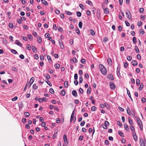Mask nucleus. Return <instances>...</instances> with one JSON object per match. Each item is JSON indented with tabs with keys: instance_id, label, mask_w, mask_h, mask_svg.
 <instances>
[{
	"instance_id": "nucleus-1",
	"label": "nucleus",
	"mask_w": 146,
	"mask_h": 146,
	"mask_svg": "<svg viewBox=\"0 0 146 146\" xmlns=\"http://www.w3.org/2000/svg\"><path fill=\"white\" fill-rule=\"evenodd\" d=\"M99 67L100 69V71L102 73L106 75L107 74V70L104 66L102 64H100L99 65Z\"/></svg>"
},
{
	"instance_id": "nucleus-2",
	"label": "nucleus",
	"mask_w": 146,
	"mask_h": 146,
	"mask_svg": "<svg viewBox=\"0 0 146 146\" xmlns=\"http://www.w3.org/2000/svg\"><path fill=\"white\" fill-rule=\"evenodd\" d=\"M125 13L126 16L127 18L131 20V16L129 11L127 9L125 11Z\"/></svg>"
},
{
	"instance_id": "nucleus-3",
	"label": "nucleus",
	"mask_w": 146,
	"mask_h": 146,
	"mask_svg": "<svg viewBox=\"0 0 146 146\" xmlns=\"http://www.w3.org/2000/svg\"><path fill=\"white\" fill-rule=\"evenodd\" d=\"M127 111L128 114L130 115L131 116H132L133 115H135V113H134V111H133V113H131V111L128 107L127 108Z\"/></svg>"
},
{
	"instance_id": "nucleus-4",
	"label": "nucleus",
	"mask_w": 146,
	"mask_h": 146,
	"mask_svg": "<svg viewBox=\"0 0 146 146\" xmlns=\"http://www.w3.org/2000/svg\"><path fill=\"white\" fill-rule=\"evenodd\" d=\"M109 125V123L107 121H105L104 123L102 125L103 127L105 129H106L107 128V126Z\"/></svg>"
},
{
	"instance_id": "nucleus-5",
	"label": "nucleus",
	"mask_w": 146,
	"mask_h": 146,
	"mask_svg": "<svg viewBox=\"0 0 146 146\" xmlns=\"http://www.w3.org/2000/svg\"><path fill=\"white\" fill-rule=\"evenodd\" d=\"M137 123H138V125H139L140 129L142 130L143 129V127L142 123L141 121H138Z\"/></svg>"
},
{
	"instance_id": "nucleus-6",
	"label": "nucleus",
	"mask_w": 146,
	"mask_h": 146,
	"mask_svg": "<svg viewBox=\"0 0 146 146\" xmlns=\"http://www.w3.org/2000/svg\"><path fill=\"white\" fill-rule=\"evenodd\" d=\"M15 43L18 45L21 46H22V44L19 41V40H16L15 41Z\"/></svg>"
},
{
	"instance_id": "nucleus-7",
	"label": "nucleus",
	"mask_w": 146,
	"mask_h": 146,
	"mask_svg": "<svg viewBox=\"0 0 146 146\" xmlns=\"http://www.w3.org/2000/svg\"><path fill=\"white\" fill-rule=\"evenodd\" d=\"M35 80V78L34 77H32L30 79L29 82V84H30V85L29 86V87L31 86V84L33 83V82Z\"/></svg>"
},
{
	"instance_id": "nucleus-8",
	"label": "nucleus",
	"mask_w": 146,
	"mask_h": 146,
	"mask_svg": "<svg viewBox=\"0 0 146 146\" xmlns=\"http://www.w3.org/2000/svg\"><path fill=\"white\" fill-rule=\"evenodd\" d=\"M107 77L109 79H110L112 80H113L114 79V78L113 77V76L111 74L108 75L107 76Z\"/></svg>"
},
{
	"instance_id": "nucleus-9",
	"label": "nucleus",
	"mask_w": 146,
	"mask_h": 146,
	"mask_svg": "<svg viewBox=\"0 0 146 146\" xmlns=\"http://www.w3.org/2000/svg\"><path fill=\"white\" fill-rule=\"evenodd\" d=\"M107 61L110 65L111 66L112 65V61L110 58H108Z\"/></svg>"
},
{
	"instance_id": "nucleus-10",
	"label": "nucleus",
	"mask_w": 146,
	"mask_h": 146,
	"mask_svg": "<svg viewBox=\"0 0 146 146\" xmlns=\"http://www.w3.org/2000/svg\"><path fill=\"white\" fill-rule=\"evenodd\" d=\"M64 142L65 143H67V144L68 143V142L67 141V136L66 135H64Z\"/></svg>"
},
{
	"instance_id": "nucleus-11",
	"label": "nucleus",
	"mask_w": 146,
	"mask_h": 146,
	"mask_svg": "<svg viewBox=\"0 0 146 146\" xmlns=\"http://www.w3.org/2000/svg\"><path fill=\"white\" fill-rule=\"evenodd\" d=\"M110 88L112 89H114L115 88V85L113 83H111L110 84Z\"/></svg>"
},
{
	"instance_id": "nucleus-12",
	"label": "nucleus",
	"mask_w": 146,
	"mask_h": 146,
	"mask_svg": "<svg viewBox=\"0 0 146 146\" xmlns=\"http://www.w3.org/2000/svg\"><path fill=\"white\" fill-rule=\"evenodd\" d=\"M74 110V111L72 112V114L71 115V117H70V122H71V121H72V120H73L74 119V110Z\"/></svg>"
},
{
	"instance_id": "nucleus-13",
	"label": "nucleus",
	"mask_w": 146,
	"mask_h": 146,
	"mask_svg": "<svg viewBox=\"0 0 146 146\" xmlns=\"http://www.w3.org/2000/svg\"><path fill=\"white\" fill-rule=\"evenodd\" d=\"M72 94L74 96L77 97V94L76 90H74L72 92Z\"/></svg>"
},
{
	"instance_id": "nucleus-14",
	"label": "nucleus",
	"mask_w": 146,
	"mask_h": 146,
	"mask_svg": "<svg viewBox=\"0 0 146 146\" xmlns=\"http://www.w3.org/2000/svg\"><path fill=\"white\" fill-rule=\"evenodd\" d=\"M131 63L133 65L135 66H137L138 64L137 62L135 60H133L131 62Z\"/></svg>"
},
{
	"instance_id": "nucleus-15",
	"label": "nucleus",
	"mask_w": 146,
	"mask_h": 146,
	"mask_svg": "<svg viewBox=\"0 0 146 146\" xmlns=\"http://www.w3.org/2000/svg\"><path fill=\"white\" fill-rule=\"evenodd\" d=\"M124 127L125 129L126 130V131H128L129 130V128L128 127V125L126 124H124Z\"/></svg>"
},
{
	"instance_id": "nucleus-16",
	"label": "nucleus",
	"mask_w": 146,
	"mask_h": 146,
	"mask_svg": "<svg viewBox=\"0 0 146 146\" xmlns=\"http://www.w3.org/2000/svg\"><path fill=\"white\" fill-rule=\"evenodd\" d=\"M68 82L67 81H65L64 83V87L65 88H67L68 87Z\"/></svg>"
},
{
	"instance_id": "nucleus-17",
	"label": "nucleus",
	"mask_w": 146,
	"mask_h": 146,
	"mask_svg": "<svg viewBox=\"0 0 146 146\" xmlns=\"http://www.w3.org/2000/svg\"><path fill=\"white\" fill-rule=\"evenodd\" d=\"M128 120L129 123L130 124V125H133V121L131 120L130 118H128Z\"/></svg>"
},
{
	"instance_id": "nucleus-18",
	"label": "nucleus",
	"mask_w": 146,
	"mask_h": 146,
	"mask_svg": "<svg viewBox=\"0 0 146 146\" xmlns=\"http://www.w3.org/2000/svg\"><path fill=\"white\" fill-rule=\"evenodd\" d=\"M62 42L61 41H59V45H60V46L61 47V48H62L63 49L64 48V46Z\"/></svg>"
},
{
	"instance_id": "nucleus-19",
	"label": "nucleus",
	"mask_w": 146,
	"mask_h": 146,
	"mask_svg": "<svg viewBox=\"0 0 146 146\" xmlns=\"http://www.w3.org/2000/svg\"><path fill=\"white\" fill-rule=\"evenodd\" d=\"M42 3L45 5H47L48 4L47 2L45 0H41Z\"/></svg>"
},
{
	"instance_id": "nucleus-20",
	"label": "nucleus",
	"mask_w": 146,
	"mask_h": 146,
	"mask_svg": "<svg viewBox=\"0 0 146 146\" xmlns=\"http://www.w3.org/2000/svg\"><path fill=\"white\" fill-rule=\"evenodd\" d=\"M37 41L40 44L42 41L41 38L40 36L38 37L37 38Z\"/></svg>"
},
{
	"instance_id": "nucleus-21",
	"label": "nucleus",
	"mask_w": 146,
	"mask_h": 146,
	"mask_svg": "<svg viewBox=\"0 0 146 146\" xmlns=\"http://www.w3.org/2000/svg\"><path fill=\"white\" fill-rule=\"evenodd\" d=\"M38 88V86L36 85V84H33V88L34 90H36Z\"/></svg>"
},
{
	"instance_id": "nucleus-22",
	"label": "nucleus",
	"mask_w": 146,
	"mask_h": 146,
	"mask_svg": "<svg viewBox=\"0 0 146 146\" xmlns=\"http://www.w3.org/2000/svg\"><path fill=\"white\" fill-rule=\"evenodd\" d=\"M54 67L55 68L58 69L60 67V65L59 64H56L54 65Z\"/></svg>"
},
{
	"instance_id": "nucleus-23",
	"label": "nucleus",
	"mask_w": 146,
	"mask_h": 146,
	"mask_svg": "<svg viewBox=\"0 0 146 146\" xmlns=\"http://www.w3.org/2000/svg\"><path fill=\"white\" fill-rule=\"evenodd\" d=\"M60 94L63 96H64L65 94V91L64 90H62L60 92Z\"/></svg>"
},
{
	"instance_id": "nucleus-24",
	"label": "nucleus",
	"mask_w": 146,
	"mask_h": 146,
	"mask_svg": "<svg viewBox=\"0 0 146 146\" xmlns=\"http://www.w3.org/2000/svg\"><path fill=\"white\" fill-rule=\"evenodd\" d=\"M24 114L26 117H28L30 115L29 113L27 112H25Z\"/></svg>"
},
{
	"instance_id": "nucleus-25",
	"label": "nucleus",
	"mask_w": 146,
	"mask_h": 146,
	"mask_svg": "<svg viewBox=\"0 0 146 146\" xmlns=\"http://www.w3.org/2000/svg\"><path fill=\"white\" fill-rule=\"evenodd\" d=\"M129 127L132 132H133L135 131V128L133 125H130Z\"/></svg>"
},
{
	"instance_id": "nucleus-26",
	"label": "nucleus",
	"mask_w": 146,
	"mask_h": 146,
	"mask_svg": "<svg viewBox=\"0 0 146 146\" xmlns=\"http://www.w3.org/2000/svg\"><path fill=\"white\" fill-rule=\"evenodd\" d=\"M136 83L137 86H139L140 84V82L139 79H137L136 80Z\"/></svg>"
},
{
	"instance_id": "nucleus-27",
	"label": "nucleus",
	"mask_w": 146,
	"mask_h": 146,
	"mask_svg": "<svg viewBox=\"0 0 146 146\" xmlns=\"http://www.w3.org/2000/svg\"><path fill=\"white\" fill-rule=\"evenodd\" d=\"M143 88V83H141L140 84V87H139L138 89L139 91H141Z\"/></svg>"
},
{
	"instance_id": "nucleus-28",
	"label": "nucleus",
	"mask_w": 146,
	"mask_h": 146,
	"mask_svg": "<svg viewBox=\"0 0 146 146\" xmlns=\"http://www.w3.org/2000/svg\"><path fill=\"white\" fill-rule=\"evenodd\" d=\"M126 90H127V94L128 95L129 98H131V95L130 94V93L129 91V90L127 88H126Z\"/></svg>"
},
{
	"instance_id": "nucleus-29",
	"label": "nucleus",
	"mask_w": 146,
	"mask_h": 146,
	"mask_svg": "<svg viewBox=\"0 0 146 146\" xmlns=\"http://www.w3.org/2000/svg\"><path fill=\"white\" fill-rule=\"evenodd\" d=\"M140 33L141 35H143L144 33V31L142 29H141L139 30Z\"/></svg>"
},
{
	"instance_id": "nucleus-30",
	"label": "nucleus",
	"mask_w": 146,
	"mask_h": 146,
	"mask_svg": "<svg viewBox=\"0 0 146 146\" xmlns=\"http://www.w3.org/2000/svg\"><path fill=\"white\" fill-rule=\"evenodd\" d=\"M32 50L34 52L36 53V50L35 47L34 46H32Z\"/></svg>"
},
{
	"instance_id": "nucleus-31",
	"label": "nucleus",
	"mask_w": 146,
	"mask_h": 146,
	"mask_svg": "<svg viewBox=\"0 0 146 146\" xmlns=\"http://www.w3.org/2000/svg\"><path fill=\"white\" fill-rule=\"evenodd\" d=\"M104 12L106 14H108L109 13L108 10V8H107L105 9Z\"/></svg>"
},
{
	"instance_id": "nucleus-32",
	"label": "nucleus",
	"mask_w": 146,
	"mask_h": 146,
	"mask_svg": "<svg viewBox=\"0 0 146 146\" xmlns=\"http://www.w3.org/2000/svg\"><path fill=\"white\" fill-rule=\"evenodd\" d=\"M118 133L119 134V135H120L121 137H124V134L122 132L120 131H118Z\"/></svg>"
},
{
	"instance_id": "nucleus-33",
	"label": "nucleus",
	"mask_w": 146,
	"mask_h": 146,
	"mask_svg": "<svg viewBox=\"0 0 146 146\" xmlns=\"http://www.w3.org/2000/svg\"><path fill=\"white\" fill-rule=\"evenodd\" d=\"M90 31L91 32L90 34L92 35L93 36L95 35V32L92 29H90Z\"/></svg>"
},
{
	"instance_id": "nucleus-34",
	"label": "nucleus",
	"mask_w": 146,
	"mask_h": 146,
	"mask_svg": "<svg viewBox=\"0 0 146 146\" xmlns=\"http://www.w3.org/2000/svg\"><path fill=\"white\" fill-rule=\"evenodd\" d=\"M135 49L136 52L137 53H138L139 52V49L138 47L137 46H135Z\"/></svg>"
},
{
	"instance_id": "nucleus-35",
	"label": "nucleus",
	"mask_w": 146,
	"mask_h": 146,
	"mask_svg": "<svg viewBox=\"0 0 146 146\" xmlns=\"http://www.w3.org/2000/svg\"><path fill=\"white\" fill-rule=\"evenodd\" d=\"M77 16L78 17H80L81 16V13L79 11L76 12Z\"/></svg>"
},
{
	"instance_id": "nucleus-36",
	"label": "nucleus",
	"mask_w": 146,
	"mask_h": 146,
	"mask_svg": "<svg viewBox=\"0 0 146 146\" xmlns=\"http://www.w3.org/2000/svg\"><path fill=\"white\" fill-rule=\"evenodd\" d=\"M9 26L10 29H12L13 28V24L12 23H10L9 24Z\"/></svg>"
},
{
	"instance_id": "nucleus-37",
	"label": "nucleus",
	"mask_w": 146,
	"mask_h": 146,
	"mask_svg": "<svg viewBox=\"0 0 146 146\" xmlns=\"http://www.w3.org/2000/svg\"><path fill=\"white\" fill-rule=\"evenodd\" d=\"M11 52L14 54H16L17 53V51L14 49H12L11 50Z\"/></svg>"
},
{
	"instance_id": "nucleus-38",
	"label": "nucleus",
	"mask_w": 146,
	"mask_h": 146,
	"mask_svg": "<svg viewBox=\"0 0 146 146\" xmlns=\"http://www.w3.org/2000/svg\"><path fill=\"white\" fill-rule=\"evenodd\" d=\"M49 92L51 94H53L54 93V91L53 89L52 88H50V89Z\"/></svg>"
},
{
	"instance_id": "nucleus-39",
	"label": "nucleus",
	"mask_w": 146,
	"mask_h": 146,
	"mask_svg": "<svg viewBox=\"0 0 146 146\" xmlns=\"http://www.w3.org/2000/svg\"><path fill=\"white\" fill-rule=\"evenodd\" d=\"M29 83L27 82L25 86L24 87V90H23V91H24L26 90L27 87L29 86Z\"/></svg>"
},
{
	"instance_id": "nucleus-40",
	"label": "nucleus",
	"mask_w": 146,
	"mask_h": 146,
	"mask_svg": "<svg viewBox=\"0 0 146 146\" xmlns=\"http://www.w3.org/2000/svg\"><path fill=\"white\" fill-rule=\"evenodd\" d=\"M133 42L135 43L136 44L137 43L136 38L135 37H133Z\"/></svg>"
},
{
	"instance_id": "nucleus-41",
	"label": "nucleus",
	"mask_w": 146,
	"mask_h": 146,
	"mask_svg": "<svg viewBox=\"0 0 146 146\" xmlns=\"http://www.w3.org/2000/svg\"><path fill=\"white\" fill-rule=\"evenodd\" d=\"M96 107L94 106H93L91 108V110L92 111H94L96 110Z\"/></svg>"
},
{
	"instance_id": "nucleus-42",
	"label": "nucleus",
	"mask_w": 146,
	"mask_h": 146,
	"mask_svg": "<svg viewBox=\"0 0 146 146\" xmlns=\"http://www.w3.org/2000/svg\"><path fill=\"white\" fill-rule=\"evenodd\" d=\"M90 87L89 86V88H88L87 90V93L88 94H90L91 92Z\"/></svg>"
},
{
	"instance_id": "nucleus-43",
	"label": "nucleus",
	"mask_w": 146,
	"mask_h": 146,
	"mask_svg": "<svg viewBox=\"0 0 146 146\" xmlns=\"http://www.w3.org/2000/svg\"><path fill=\"white\" fill-rule=\"evenodd\" d=\"M46 82L47 83L48 85L50 86H52V84L48 80H47V81H46Z\"/></svg>"
},
{
	"instance_id": "nucleus-44",
	"label": "nucleus",
	"mask_w": 146,
	"mask_h": 146,
	"mask_svg": "<svg viewBox=\"0 0 146 146\" xmlns=\"http://www.w3.org/2000/svg\"><path fill=\"white\" fill-rule=\"evenodd\" d=\"M79 92L81 94H83V93L84 91L81 88H80L79 89Z\"/></svg>"
},
{
	"instance_id": "nucleus-45",
	"label": "nucleus",
	"mask_w": 146,
	"mask_h": 146,
	"mask_svg": "<svg viewBox=\"0 0 146 146\" xmlns=\"http://www.w3.org/2000/svg\"><path fill=\"white\" fill-rule=\"evenodd\" d=\"M72 60L73 62L76 63L77 62V59L75 57H73L72 58Z\"/></svg>"
},
{
	"instance_id": "nucleus-46",
	"label": "nucleus",
	"mask_w": 146,
	"mask_h": 146,
	"mask_svg": "<svg viewBox=\"0 0 146 146\" xmlns=\"http://www.w3.org/2000/svg\"><path fill=\"white\" fill-rule=\"evenodd\" d=\"M82 22H80L79 23V27L80 28H81L82 27Z\"/></svg>"
},
{
	"instance_id": "nucleus-47",
	"label": "nucleus",
	"mask_w": 146,
	"mask_h": 146,
	"mask_svg": "<svg viewBox=\"0 0 146 146\" xmlns=\"http://www.w3.org/2000/svg\"><path fill=\"white\" fill-rule=\"evenodd\" d=\"M47 59L49 60V61H50L51 62H52V59L50 56H49V55H47Z\"/></svg>"
},
{
	"instance_id": "nucleus-48",
	"label": "nucleus",
	"mask_w": 146,
	"mask_h": 146,
	"mask_svg": "<svg viewBox=\"0 0 146 146\" xmlns=\"http://www.w3.org/2000/svg\"><path fill=\"white\" fill-rule=\"evenodd\" d=\"M81 62L82 63L84 64L86 62V60L84 59H81Z\"/></svg>"
},
{
	"instance_id": "nucleus-49",
	"label": "nucleus",
	"mask_w": 146,
	"mask_h": 146,
	"mask_svg": "<svg viewBox=\"0 0 146 146\" xmlns=\"http://www.w3.org/2000/svg\"><path fill=\"white\" fill-rule=\"evenodd\" d=\"M118 29L119 31H122V29L121 26V25L119 26L118 27Z\"/></svg>"
},
{
	"instance_id": "nucleus-50",
	"label": "nucleus",
	"mask_w": 146,
	"mask_h": 146,
	"mask_svg": "<svg viewBox=\"0 0 146 146\" xmlns=\"http://www.w3.org/2000/svg\"><path fill=\"white\" fill-rule=\"evenodd\" d=\"M141 101H142V103H144L146 101V99L145 98H142Z\"/></svg>"
},
{
	"instance_id": "nucleus-51",
	"label": "nucleus",
	"mask_w": 146,
	"mask_h": 146,
	"mask_svg": "<svg viewBox=\"0 0 146 146\" xmlns=\"http://www.w3.org/2000/svg\"><path fill=\"white\" fill-rule=\"evenodd\" d=\"M78 76L77 74H75L74 75V78L75 80L78 79Z\"/></svg>"
},
{
	"instance_id": "nucleus-52",
	"label": "nucleus",
	"mask_w": 146,
	"mask_h": 146,
	"mask_svg": "<svg viewBox=\"0 0 146 146\" xmlns=\"http://www.w3.org/2000/svg\"><path fill=\"white\" fill-rule=\"evenodd\" d=\"M79 83H81L82 82L83 80V78L82 77H80L79 78Z\"/></svg>"
},
{
	"instance_id": "nucleus-53",
	"label": "nucleus",
	"mask_w": 146,
	"mask_h": 146,
	"mask_svg": "<svg viewBox=\"0 0 146 146\" xmlns=\"http://www.w3.org/2000/svg\"><path fill=\"white\" fill-rule=\"evenodd\" d=\"M134 139L135 140V141H137V135H134V136H133Z\"/></svg>"
},
{
	"instance_id": "nucleus-54",
	"label": "nucleus",
	"mask_w": 146,
	"mask_h": 146,
	"mask_svg": "<svg viewBox=\"0 0 146 146\" xmlns=\"http://www.w3.org/2000/svg\"><path fill=\"white\" fill-rule=\"evenodd\" d=\"M28 38L31 40L33 39V36L31 35H28Z\"/></svg>"
},
{
	"instance_id": "nucleus-55",
	"label": "nucleus",
	"mask_w": 146,
	"mask_h": 146,
	"mask_svg": "<svg viewBox=\"0 0 146 146\" xmlns=\"http://www.w3.org/2000/svg\"><path fill=\"white\" fill-rule=\"evenodd\" d=\"M46 77L48 79H49L50 78V76L48 74H46Z\"/></svg>"
},
{
	"instance_id": "nucleus-56",
	"label": "nucleus",
	"mask_w": 146,
	"mask_h": 146,
	"mask_svg": "<svg viewBox=\"0 0 146 146\" xmlns=\"http://www.w3.org/2000/svg\"><path fill=\"white\" fill-rule=\"evenodd\" d=\"M125 23L127 26L129 27L130 26L129 23L127 21H125Z\"/></svg>"
},
{
	"instance_id": "nucleus-57",
	"label": "nucleus",
	"mask_w": 146,
	"mask_h": 146,
	"mask_svg": "<svg viewBox=\"0 0 146 146\" xmlns=\"http://www.w3.org/2000/svg\"><path fill=\"white\" fill-rule=\"evenodd\" d=\"M40 58L42 60H44V56L43 55H41L40 56Z\"/></svg>"
},
{
	"instance_id": "nucleus-58",
	"label": "nucleus",
	"mask_w": 146,
	"mask_h": 146,
	"mask_svg": "<svg viewBox=\"0 0 146 146\" xmlns=\"http://www.w3.org/2000/svg\"><path fill=\"white\" fill-rule=\"evenodd\" d=\"M85 123V121H82L80 123V125L81 126H84Z\"/></svg>"
},
{
	"instance_id": "nucleus-59",
	"label": "nucleus",
	"mask_w": 146,
	"mask_h": 146,
	"mask_svg": "<svg viewBox=\"0 0 146 146\" xmlns=\"http://www.w3.org/2000/svg\"><path fill=\"white\" fill-rule=\"evenodd\" d=\"M17 22L19 24H21L22 22V19H18L17 20Z\"/></svg>"
},
{
	"instance_id": "nucleus-60",
	"label": "nucleus",
	"mask_w": 146,
	"mask_h": 146,
	"mask_svg": "<svg viewBox=\"0 0 146 146\" xmlns=\"http://www.w3.org/2000/svg\"><path fill=\"white\" fill-rule=\"evenodd\" d=\"M140 146H145V143L144 141H142V142L140 143Z\"/></svg>"
},
{
	"instance_id": "nucleus-61",
	"label": "nucleus",
	"mask_w": 146,
	"mask_h": 146,
	"mask_svg": "<svg viewBox=\"0 0 146 146\" xmlns=\"http://www.w3.org/2000/svg\"><path fill=\"white\" fill-rule=\"evenodd\" d=\"M127 59L129 61H131L132 59V57L131 56H129L127 58Z\"/></svg>"
},
{
	"instance_id": "nucleus-62",
	"label": "nucleus",
	"mask_w": 146,
	"mask_h": 146,
	"mask_svg": "<svg viewBox=\"0 0 146 146\" xmlns=\"http://www.w3.org/2000/svg\"><path fill=\"white\" fill-rule=\"evenodd\" d=\"M144 9L143 8H141L140 9L139 11L140 13H143L144 11Z\"/></svg>"
},
{
	"instance_id": "nucleus-63",
	"label": "nucleus",
	"mask_w": 146,
	"mask_h": 146,
	"mask_svg": "<svg viewBox=\"0 0 146 146\" xmlns=\"http://www.w3.org/2000/svg\"><path fill=\"white\" fill-rule=\"evenodd\" d=\"M86 3H88V4H89L90 5H92V3L91 2V1H89V0H88L87 1V2Z\"/></svg>"
},
{
	"instance_id": "nucleus-64",
	"label": "nucleus",
	"mask_w": 146,
	"mask_h": 146,
	"mask_svg": "<svg viewBox=\"0 0 146 146\" xmlns=\"http://www.w3.org/2000/svg\"><path fill=\"white\" fill-rule=\"evenodd\" d=\"M79 7L80 8L82 9H83L84 7V6L82 4H79Z\"/></svg>"
}]
</instances>
